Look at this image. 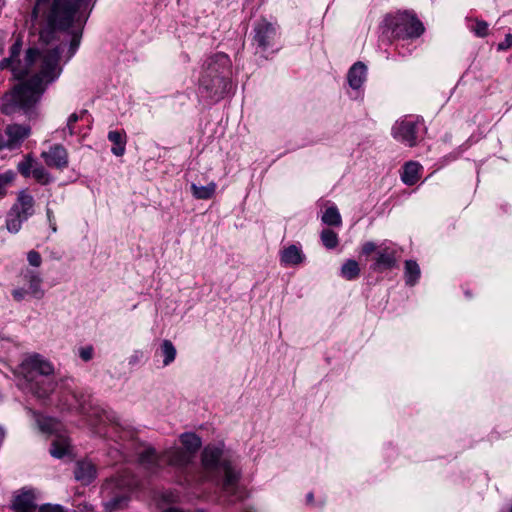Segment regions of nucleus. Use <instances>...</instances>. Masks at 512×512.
Segmentation results:
<instances>
[{"mask_svg": "<svg viewBox=\"0 0 512 512\" xmlns=\"http://www.w3.org/2000/svg\"><path fill=\"white\" fill-rule=\"evenodd\" d=\"M4 6V3L2 2V0H0V9Z\"/></svg>", "mask_w": 512, "mask_h": 512, "instance_id": "46", "label": "nucleus"}, {"mask_svg": "<svg viewBox=\"0 0 512 512\" xmlns=\"http://www.w3.org/2000/svg\"><path fill=\"white\" fill-rule=\"evenodd\" d=\"M385 24L398 39L417 38L424 32L422 22L410 11L388 15Z\"/></svg>", "mask_w": 512, "mask_h": 512, "instance_id": "6", "label": "nucleus"}, {"mask_svg": "<svg viewBox=\"0 0 512 512\" xmlns=\"http://www.w3.org/2000/svg\"><path fill=\"white\" fill-rule=\"evenodd\" d=\"M41 157L49 167L62 169L68 165V153L62 145H54L43 151Z\"/></svg>", "mask_w": 512, "mask_h": 512, "instance_id": "9", "label": "nucleus"}, {"mask_svg": "<svg viewBox=\"0 0 512 512\" xmlns=\"http://www.w3.org/2000/svg\"><path fill=\"white\" fill-rule=\"evenodd\" d=\"M25 277L29 283V292L37 298L42 297L43 291L41 290V277L34 272H28Z\"/></svg>", "mask_w": 512, "mask_h": 512, "instance_id": "22", "label": "nucleus"}, {"mask_svg": "<svg viewBox=\"0 0 512 512\" xmlns=\"http://www.w3.org/2000/svg\"><path fill=\"white\" fill-rule=\"evenodd\" d=\"M86 110L82 111L81 114H77V113H73L69 116L68 120H67V125H66V128H67V132L69 135H73L75 133L74 131V125L75 123L82 118V116L84 114H86Z\"/></svg>", "mask_w": 512, "mask_h": 512, "instance_id": "34", "label": "nucleus"}, {"mask_svg": "<svg viewBox=\"0 0 512 512\" xmlns=\"http://www.w3.org/2000/svg\"><path fill=\"white\" fill-rule=\"evenodd\" d=\"M26 221V219H22V217L14 211L10 210L7 219H6V227L9 232L17 233L20 231L22 223Z\"/></svg>", "mask_w": 512, "mask_h": 512, "instance_id": "27", "label": "nucleus"}, {"mask_svg": "<svg viewBox=\"0 0 512 512\" xmlns=\"http://www.w3.org/2000/svg\"><path fill=\"white\" fill-rule=\"evenodd\" d=\"M93 353H94V349L92 346H85V347H81L79 349V356L81 357V359H83L84 361H89L92 359L93 357Z\"/></svg>", "mask_w": 512, "mask_h": 512, "instance_id": "39", "label": "nucleus"}, {"mask_svg": "<svg viewBox=\"0 0 512 512\" xmlns=\"http://www.w3.org/2000/svg\"><path fill=\"white\" fill-rule=\"evenodd\" d=\"M161 353L164 357L163 365L168 366L176 358V348L170 340H164L161 344Z\"/></svg>", "mask_w": 512, "mask_h": 512, "instance_id": "24", "label": "nucleus"}, {"mask_svg": "<svg viewBox=\"0 0 512 512\" xmlns=\"http://www.w3.org/2000/svg\"><path fill=\"white\" fill-rule=\"evenodd\" d=\"M36 163L29 157H26L25 160L20 162L17 166L18 171L25 177L31 176L32 169L35 167Z\"/></svg>", "mask_w": 512, "mask_h": 512, "instance_id": "31", "label": "nucleus"}, {"mask_svg": "<svg viewBox=\"0 0 512 512\" xmlns=\"http://www.w3.org/2000/svg\"><path fill=\"white\" fill-rule=\"evenodd\" d=\"M312 501H313V494H312V493H309V494L307 495V502H308V503H311Z\"/></svg>", "mask_w": 512, "mask_h": 512, "instance_id": "44", "label": "nucleus"}, {"mask_svg": "<svg viewBox=\"0 0 512 512\" xmlns=\"http://www.w3.org/2000/svg\"><path fill=\"white\" fill-rule=\"evenodd\" d=\"M14 213L20 215L22 219H28L34 214V199L26 191H21L18 194L17 201L10 209Z\"/></svg>", "mask_w": 512, "mask_h": 512, "instance_id": "13", "label": "nucleus"}, {"mask_svg": "<svg viewBox=\"0 0 512 512\" xmlns=\"http://www.w3.org/2000/svg\"><path fill=\"white\" fill-rule=\"evenodd\" d=\"M182 447H172L158 456L154 449H145L139 457L140 464L148 470H154L163 464L184 467L192 462L201 447V439L194 433H184L180 436Z\"/></svg>", "mask_w": 512, "mask_h": 512, "instance_id": "3", "label": "nucleus"}, {"mask_svg": "<svg viewBox=\"0 0 512 512\" xmlns=\"http://www.w3.org/2000/svg\"><path fill=\"white\" fill-rule=\"evenodd\" d=\"M27 260L31 266L39 267L42 263L41 255L37 251H30L27 255Z\"/></svg>", "mask_w": 512, "mask_h": 512, "instance_id": "37", "label": "nucleus"}, {"mask_svg": "<svg viewBox=\"0 0 512 512\" xmlns=\"http://www.w3.org/2000/svg\"><path fill=\"white\" fill-rule=\"evenodd\" d=\"M360 274V268L355 260H347L341 268V275L347 280H353Z\"/></svg>", "mask_w": 512, "mask_h": 512, "instance_id": "23", "label": "nucleus"}, {"mask_svg": "<svg viewBox=\"0 0 512 512\" xmlns=\"http://www.w3.org/2000/svg\"><path fill=\"white\" fill-rule=\"evenodd\" d=\"M422 167L418 162H407L403 167L401 179L406 185H414L420 179Z\"/></svg>", "mask_w": 512, "mask_h": 512, "instance_id": "17", "label": "nucleus"}, {"mask_svg": "<svg viewBox=\"0 0 512 512\" xmlns=\"http://www.w3.org/2000/svg\"><path fill=\"white\" fill-rule=\"evenodd\" d=\"M31 176L40 184L45 185L50 182V175L47 170L36 163L35 167L32 169Z\"/></svg>", "mask_w": 512, "mask_h": 512, "instance_id": "29", "label": "nucleus"}, {"mask_svg": "<svg viewBox=\"0 0 512 512\" xmlns=\"http://www.w3.org/2000/svg\"><path fill=\"white\" fill-rule=\"evenodd\" d=\"M96 475L95 466L89 461H80L75 469V478L84 484H89Z\"/></svg>", "mask_w": 512, "mask_h": 512, "instance_id": "15", "label": "nucleus"}, {"mask_svg": "<svg viewBox=\"0 0 512 512\" xmlns=\"http://www.w3.org/2000/svg\"><path fill=\"white\" fill-rule=\"evenodd\" d=\"M89 0H36L32 11L34 25L45 26L51 30L74 28L70 42V56L80 44L81 29L87 16L80 10L86 8Z\"/></svg>", "mask_w": 512, "mask_h": 512, "instance_id": "2", "label": "nucleus"}, {"mask_svg": "<svg viewBox=\"0 0 512 512\" xmlns=\"http://www.w3.org/2000/svg\"><path fill=\"white\" fill-rule=\"evenodd\" d=\"M471 29L479 37H484L488 34V24L485 21L476 20L475 26Z\"/></svg>", "mask_w": 512, "mask_h": 512, "instance_id": "35", "label": "nucleus"}, {"mask_svg": "<svg viewBox=\"0 0 512 512\" xmlns=\"http://www.w3.org/2000/svg\"><path fill=\"white\" fill-rule=\"evenodd\" d=\"M30 134V128L24 125H8L4 133L0 134V151L17 148Z\"/></svg>", "mask_w": 512, "mask_h": 512, "instance_id": "8", "label": "nucleus"}, {"mask_svg": "<svg viewBox=\"0 0 512 512\" xmlns=\"http://www.w3.org/2000/svg\"><path fill=\"white\" fill-rule=\"evenodd\" d=\"M422 126V119L418 116H404L397 120L392 127V136L408 147L417 144L418 131Z\"/></svg>", "mask_w": 512, "mask_h": 512, "instance_id": "7", "label": "nucleus"}, {"mask_svg": "<svg viewBox=\"0 0 512 512\" xmlns=\"http://www.w3.org/2000/svg\"><path fill=\"white\" fill-rule=\"evenodd\" d=\"M4 439V431L0 428V444L2 443Z\"/></svg>", "mask_w": 512, "mask_h": 512, "instance_id": "45", "label": "nucleus"}, {"mask_svg": "<svg viewBox=\"0 0 512 512\" xmlns=\"http://www.w3.org/2000/svg\"><path fill=\"white\" fill-rule=\"evenodd\" d=\"M254 31V40L258 46L262 48H267L270 46L271 41L276 35V28L273 26V24L267 22L266 20L258 22Z\"/></svg>", "mask_w": 512, "mask_h": 512, "instance_id": "11", "label": "nucleus"}, {"mask_svg": "<svg viewBox=\"0 0 512 512\" xmlns=\"http://www.w3.org/2000/svg\"><path fill=\"white\" fill-rule=\"evenodd\" d=\"M396 265V252L394 249L381 244L375 258L374 269L383 271L393 268Z\"/></svg>", "mask_w": 512, "mask_h": 512, "instance_id": "12", "label": "nucleus"}, {"mask_svg": "<svg viewBox=\"0 0 512 512\" xmlns=\"http://www.w3.org/2000/svg\"><path fill=\"white\" fill-rule=\"evenodd\" d=\"M379 249V246H377L374 242L372 241H368V242H365L363 245H362V254L363 255H366V256H369L370 254L378 251Z\"/></svg>", "mask_w": 512, "mask_h": 512, "instance_id": "38", "label": "nucleus"}, {"mask_svg": "<svg viewBox=\"0 0 512 512\" xmlns=\"http://www.w3.org/2000/svg\"><path fill=\"white\" fill-rule=\"evenodd\" d=\"M305 259L301 249L296 245H290L281 252V262L285 266L301 264Z\"/></svg>", "mask_w": 512, "mask_h": 512, "instance_id": "14", "label": "nucleus"}, {"mask_svg": "<svg viewBox=\"0 0 512 512\" xmlns=\"http://www.w3.org/2000/svg\"><path fill=\"white\" fill-rule=\"evenodd\" d=\"M216 188L217 185L214 182H211L206 186H197L196 184H192L191 192L196 199L207 200L214 196Z\"/></svg>", "mask_w": 512, "mask_h": 512, "instance_id": "19", "label": "nucleus"}, {"mask_svg": "<svg viewBox=\"0 0 512 512\" xmlns=\"http://www.w3.org/2000/svg\"><path fill=\"white\" fill-rule=\"evenodd\" d=\"M38 512H66V509L59 504H43L38 508Z\"/></svg>", "mask_w": 512, "mask_h": 512, "instance_id": "36", "label": "nucleus"}, {"mask_svg": "<svg viewBox=\"0 0 512 512\" xmlns=\"http://www.w3.org/2000/svg\"><path fill=\"white\" fill-rule=\"evenodd\" d=\"M51 31H40V40L46 47L30 48L26 52L24 63L17 60L21 44L16 42L10 49V56L0 61V69H11L18 79L25 78L4 99L3 111L10 113L14 108L28 110L41 98L48 85L61 74L59 64L62 43L48 40Z\"/></svg>", "mask_w": 512, "mask_h": 512, "instance_id": "1", "label": "nucleus"}, {"mask_svg": "<svg viewBox=\"0 0 512 512\" xmlns=\"http://www.w3.org/2000/svg\"><path fill=\"white\" fill-rule=\"evenodd\" d=\"M15 173L11 170L0 174V197L6 194L7 187L13 182Z\"/></svg>", "mask_w": 512, "mask_h": 512, "instance_id": "30", "label": "nucleus"}, {"mask_svg": "<svg viewBox=\"0 0 512 512\" xmlns=\"http://www.w3.org/2000/svg\"><path fill=\"white\" fill-rule=\"evenodd\" d=\"M21 368L34 395L45 398L54 391L56 382L52 376L54 369L50 362L39 355H32L22 363Z\"/></svg>", "mask_w": 512, "mask_h": 512, "instance_id": "5", "label": "nucleus"}, {"mask_svg": "<svg viewBox=\"0 0 512 512\" xmlns=\"http://www.w3.org/2000/svg\"><path fill=\"white\" fill-rule=\"evenodd\" d=\"M222 450L218 447L207 446L202 452V467L205 478L222 486V489L235 494L238 487L239 473L230 462L221 460Z\"/></svg>", "mask_w": 512, "mask_h": 512, "instance_id": "4", "label": "nucleus"}, {"mask_svg": "<svg viewBox=\"0 0 512 512\" xmlns=\"http://www.w3.org/2000/svg\"><path fill=\"white\" fill-rule=\"evenodd\" d=\"M163 500L168 503H173L178 500V495L174 492H168L163 494Z\"/></svg>", "mask_w": 512, "mask_h": 512, "instance_id": "42", "label": "nucleus"}, {"mask_svg": "<svg viewBox=\"0 0 512 512\" xmlns=\"http://www.w3.org/2000/svg\"><path fill=\"white\" fill-rule=\"evenodd\" d=\"M366 66L362 62L355 63L348 72L349 85L358 89L366 79Z\"/></svg>", "mask_w": 512, "mask_h": 512, "instance_id": "16", "label": "nucleus"}, {"mask_svg": "<svg viewBox=\"0 0 512 512\" xmlns=\"http://www.w3.org/2000/svg\"><path fill=\"white\" fill-rule=\"evenodd\" d=\"M127 497L126 496H116L110 501L106 502L105 507L107 510L113 511L117 509H122L126 506Z\"/></svg>", "mask_w": 512, "mask_h": 512, "instance_id": "32", "label": "nucleus"}, {"mask_svg": "<svg viewBox=\"0 0 512 512\" xmlns=\"http://www.w3.org/2000/svg\"><path fill=\"white\" fill-rule=\"evenodd\" d=\"M69 445L70 443L67 437L58 435L52 441L50 453L56 458H62L65 454L68 453Z\"/></svg>", "mask_w": 512, "mask_h": 512, "instance_id": "20", "label": "nucleus"}, {"mask_svg": "<svg viewBox=\"0 0 512 512\" xmlns=\"http://www.w3.org/2000/svg\"><path fill=\"white\" fill-rule=\"evenodd\" d=\"M322 221L329 226H340L342 223L341 215L336 207H329L325 210Z\"/></svg>", "mask_w": 512, "mask_h": 512, "instance_id": "25", "label": "nucleus"}, {"mask_svg": "<svg viewBox=\"0 0 512 512\" xmlns=\"http://www.w3.org/2000/svg\"><path fill=\"white\" fill-rule=\"evenodd\" d=\"M2 2L4 3V0H2Z\"/></svg>", "mask_w": 512, "mask_h": 512, "instance_id": "48", "label": "nucleus"}, {"mask_svg": "<svg viewBox=\"0 0 512 512\" xmlns=\"http://www.w3.org/2000/svg\"><path fill=\"white\" fill-rule=\"evenodd\" d=\"M39 426L42 431L52 433L56 430L57 422L52 418H43L39 420Z\"/></svg>", "mask_w": 512, "mask_h": 512, "instance_id": "33", "label": "nucleus"}, {"mask_svg": "<svg viewBox=\"0 0 512 512\" xmlns=\"http://www.w3.org/2000/svg\"><path fill=\"white\" fill-rule=\"evenodd\" d=\"M321 240L323 245L328 249H333L338 245V236L330 229H324L322 231Z\"/></svg>", "mask_w": 512, "mask_h": 512, "instance_id": "28", "label": "nucleus"}, {"mask_svg": "<svg viewBox=\"0 0 512 512\" xmlns=\"http://www.w3.org/2000/svg\"><path fill=\"white\" fill-rule=\"evenodd\" d=\"M35 499L36 496L33 490H23L15 495L12 509L14 512H35L37 510Z\"/></svg>", "mask_w": 512, "mask_h": 512, "instance_id": "10", "label": "nucleus"}, {"mask_svg": "<svg viewBox=\"0 0 512 512\" xmlns=\"http://www.w3.org/2000/svg\"><path fill=\"white\" fill-rule=\"evenodd\" d=\"M108 139L114 144L111 149L112 153L116 156H122L125 152L126 133L124 131H110Z\"/></svg>", "mask_w": 512, "mask_h": 512, "instance_id": "18", "label": "nucleus"}, {"mask_svg": "<svg viewBox=\"0 0 512 512\" xmlns=\"http://www.w3.org/2000/svg\"><path fill=\"white\" fill-rule=\"evenodd\" d=\"M420 277V268L419 265L412 260H407L405 262V279L406 283L410 286L415 285L417 280Z\"/></svg>", "mask_w": 512, "mask_h": 512, "instance_id": "21", "label": "nucleus"}, {"mask_svg": "<svg viewBox=\"0 0 512 512\" xmlns=\"http://www.w3.org/2000/svg\"><path fill=\"white\" fill-rule=\"evenodd\" d=\"M115 484V486L121 488V489H128L131 490L135 487L134 482L132 479H130V474L128 472H125L123 475L118 476L116 479L112 480L111 482L107 483L105 486V491L110 489V486L112 484Z\"/></svg>", "mask_w": 512, "mask_h": 512, "instance_id": "26", "label": "nucleus"}, {"mask_svg": "<svg viewBox=\"0 0 512 512\" xmlns=\"http://www.w3.org/2000/svg\"><path fill=\"white\" fill-rule=\"evenodd\" d=\"M512 47V34H507L504 41L498 44V50H507Z\"/></svg>", "mask_w": 512, "mask_h": 512, "instance_id": "40", "label": "nucleus"}, {"mask_svg": "<svg viewBox=\"0 0 512 512\" xmlns=\"http://www.w3.org/2000/svg\"><path fill=\"white\" fill-rule=\"evenodd\" d=\"M47 218L53 232L57 231L55 218L51 209L47 208Z\"/></svg>", "mask_w": 512, "mask_h": 512, "instance_id": "41", "label": "nucleus"}, {"mask_svg": "<svg viewBox=\"0 0 512 512\" xmlns=\"http://www.w3.org/2000/svg\"><path fill=\"white\" fill-rule=\"evenodd\" d=\"M13 296L15 299L21 300L23 298V292L21 290H15Z\"/></svg>", "mask_w": 512, "mask_h": 512, "instance_id": "43", "label": "nucleus"}, {"mask_svg": "<svg viewBox=\"0 0 512 512\" xmlns=\"http://www.w3.org/2000/svg\"><path fill=\"white\" fill-rule=\"evenodd\" d=\"M198 512H204V511H202V510H199Z\"/></svg>", "mask_w": 512, "mask_h": 512, "instance_id": "47", "label": "nucleus"}]
</instances>
